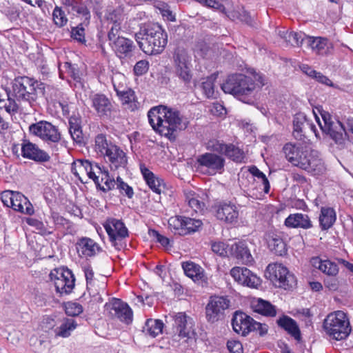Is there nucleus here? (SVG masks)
Wrapping results in <instances>:
<instances>
[{
  "label": "nucleus",
  "instance_id": "nucleus-10",
  "mask_svg": "<svg viewBox=\"0 0 353 353\" xmlns=\"http://www.w3.org/2000/svg\"><path fill=\"white\" fill-rule=\"evenodd\" d=\"M315 117L322 131L329 134L336 143H341L347 136L345 126L339 120H334L326 112L321 113L322 121L317 116Z\"/></svg>",
  "mask_w": 353,
  "mask_h": 353
},
{
  "label": "nucleus",
  "instance_id": "nucleus-64",
  "mask_svg": "<svg viewBox=\"0 0 353 353\" xmlns=\"http://www.w3.org/2000/svg\"><path fill=\"white\" fill-rule=\"evenodd\" d=\"M196 1L205 6L212 8L215 10H223L224 9V7L219 0H196Z\"/></svg>",
  "mask_w": 353,
  "mask_h": 353
},
{
  "label": "nucleus",
  "instance_id": "nucleus-29",
  "mask_svg": "<svg viewBox=\"0 0 353 353\" xmlns=\"http://www.w3.org/2000/svg\"><path fill=\"white\" fill-rule=\"evenodd\" d=\"M92 106L99 117L108 116L110 113L112 105L104 94H94L90 97Z\"/></svg>",
  "mask_w": 353,
  "mask_h": 353
},
{
  "label": "nucleus",
  "instance_id": "nucleus-5",
  "mask_svg": "<svg viewBox=\"0 0 353 353\" xmlns=\"http://www.w3.org/2000/svg\"><path fill=\"white\" fill-rule=\"evenodd\" d=\"M12 90L13 96L18 101L31 107H34L39 98L46 93L43 83L26 76L16 77L12 81Z\"/></svg>",
  "mask_w": 353,
  "mask_h": 353
},
{
  "label": "nucleus",
  "instance_id": "nucleus-30",
  "mask_svg": "<svg viewBox=\"0 0 353 353\" xmlns=\"http://www.w3.org/2000/svg\"><path fill=\"white\" fill-rule=\"evenodd\" d=\"M173 319L176 334L181 339L188 337L190 334L188 325H192V319L184 312H179L174 314Z\"/></svg>",
  "mask_w": 353,
  "mask_h": 353
},
{
  "label": "nucleus",
  "instance_id": "nucleus-54",
  "mask_svg": "<svg viewBox=\"0 0 353 353\" xmlns=\"http://www.w3.org/2000/svg\"><path fill=\"white\" fill-rule=\"evenodd\" d=\"M4 108L10 114H14L19 110V105L15 100L8 97L6 100L0 99V109Z\"/></svg>",
  "mask_w": 353,
  "mask_h": 353
},
{
  "label": "nucleus",
  "instance_id": "nucleus-31",
  "mask_svg": "<svg viewBox=\"0 0 353 353\" xmlns=\"http://www.w3.org/2000/svg\"><path fill=\"white\" fill-rule=\"evenodd\" d=\"M140 170L149 188L155 193L161 194L164 188L163 181L157 177L144 164L140 165Z\"/></svg>",
  "mask_w": 353,
  "mask_h": 353
},
{
  "label": "nucleus",
  "instance_id": "nucleus-8",
  "mask_svg": "<svg viewBox=\"0 0 353 353\" xmlns=\"http://www.w3.org/2000/svg\"><path fill=\"white\" fill-rule=\"evenodd\" d=\"M174 73L181 81L188 84L193 77L192 57L188 51L179 47L175 49L172 56Z\"/></svg>",
  "mask_w": 353,
  "mask_h": 353
},
{
  "label": "nucleus",
  "instance_id": "nucleus-11",
  "mask_svg": "<svg viewBox=\"0 0 353 353\" xmlns=\"http://www.w3.org/2000/svg\"><path fill=\"white\" fill-rule=\"evenodd\" d=\"M197 170L205 174L212 176L224 170L225 159L212 152H205L196 159Z\"/></svg>",
  "mask_w": 353,
  "mask_h": 353
},
{
  "label": "nucleus",
  "instance_id": "nucleus-42",
  "mask_svg": "<svg viewBox=\"0 0 353 353\" xmlns=\"http://www.w3.org/2000/svg\"><path fill=\"white\" fill-rule=\"evenodd\" d=\"M107 278L101 274H97L93 283L92 290H87L89 294L94 299V301L101 299L100 292L103 291L106 286Z\"/></svg>",
  "mask_w": 353,
  "mask_h": 353
},
{
  "label": "nucleus",
  "instance_id": "nucleus-4",
  "mask_svg": "<svg viewBox=\"0 0 353 353\" xmlns=\"http://www.w3.org/2000/svg\"><path fill=\"white\" fill-rule=\"evenodd\" d=\"M134 38L139 48L149 55L161 54L168 43V34L158 23L142 25Z\"/></svg>",
  "mask_w": 353,
  "mask_h": 353
},
{
  "label": "nucleus",
  "instance_id": "nucleus-56",
  "mask_svg": "<svg viewBox=\"0 0 353 353\" xmlns=\"http://www.w3.org/2000/svg\"><path fill=\"white\" fill-rule=\"evenodd\" d=\"M65 311L68 316H78L83 312V307L76 302H68L65 305Z\"/></svg>",
  "mask_w": 353,
  "mask_h": 353
},
{
  "label": "nucleus",
  "instance_id": "nucleus-7",
  "mask_svg": "<svg viewBox=\"0 0 353 353\" xmlns=\"http://www.w3.org/2000/svg\"><path fill=\"white\" fill-rule=\"evenodd\" d=\"M265 276L275 287L285 290H292L297 284L295 276L281 263L269 264L266 268Z\"/></svg>",
  "mask_w": 353,
  "mask_h": 353
},
{
  "label": "nucleus",
  "instance_id": "nucleus-25",
  "mask_svg": "<svg viewBox=\"0 0 353 353\" xmlns=\"http://www.w3.org/2000/svg\"><path fill=\"white\" fill-rule=\"evenodd\" d=\"M253 322L254 319L245 313L236 312L232 321V325L235 332L246 336L251 332Z\"/></svg>",
  "mask_w": 353,
  "mask_h": 353
},
{
  "label": "nucleus",
  "instance_id": "nucleus-22",
  "mask_svg": "<svg viewBox=\"0 0 353 353\" xmlns=\"http://www.w3.org/2000/svg\"><path fill=\"white\" fill-rule=\"evenodd\" d=\"M21 155L26 159L39 162H46L50 159L47 152L28 141H25L21 144Z\"/></svg>",
  "mask_w": 353,
  "mask_h": 353
},
{
  "label": "nucleus",
  "instance_id": "nucleus-19",
  "mask_svg": "<svg viewBox=\"0 0 353 353\" xmlns=\"http://www.w3.org/2000/svg\"><path fill=\"white\" fill-rule=\"evenodd\" d=\"M103 159L112 171L124 169L128 164L126 153L115 144L110 145V149Z\"/></svg>",
  "mask_w": 353,
  "mask_h": 353
},
{
  "label": "nucleus",
  "instance_id": "nucleus-1",
  "mask_svg": "<svg viewBox=\"0 0 353 353\" xmlns=\"http://www.w3.org/2000/svg\"><path fill=\"white\" fill-rule=\"evenodd\" d=\"M148 120L152 129L170 140L175 139L177 131L185 130L188 121L179 111L165 105L151 108L148 113Z\"/></svg>",
  "mask_w": 353,
  "mask_h": 353
},
{
  "label": "nucleus",
  "instance_id": "nucleus-57",
  "mask_svg": "<svg viewBox=\"0 0 353 353\" xmlns=\"http://www.w3.org/2000/svg\"><path fill=\"white\" fill-rule=\"evenodd\" d=\"M69 131L72 139L74 141L77 143H81L82 141L83 134L81 127L78 124L73 123L72 119L70 120Z\"/></svg>",
  "mask_w": 353,
  "mask_h": 353
},
{
  "label": "nucleus",
  "instance_id": "nucleus-49",
  "mask_svg": "<svg viewBox=\"0 0 353 353\" xmlns=\"http://www.w3.org/2000/svg\"><path fill=\"white\" fill-rule=\"evenodd\" d=\"M225 155L227 156L229 159L237 163L242 162L245 159L243 152L232 144L228 145Z\"/></svg>",
  "mask_w": 353,
  "mask_h": 353
},
{
  "label": "nucleus",
  "instance_id": "nucleus-16",
  "mask_svg": "<svg viewBox=\"0 0 353 353\" xmlns=\"http://www.w3.org/2000/svg\"><path fill=\"white\" fill-rule=\"evenodd\" d=\"M94 168L88 160L77 159L72 165V173L82 183H87L88 179H92L96 185H100L99 176L97 174Z\"/></svg>",
  "mask_w": 353,
  "mask_h": 353
},
{
  "label": "nucleus",
  "instance_id": "nucleus-52",
  "mask_svg": "<svg viewBox=\"0 0 353 353\" xmlns=\"http://www.w3.org/2000/svg\"><path fill=\"white\" fill-rule=\"evenodd\" d=\"M214 77H209L202 81V89L208 98L214 97Z\"/></svg>",
  "mask_w": 353,
  "mask_h": 353
},
{
  "label": "nucleus",
  "instance_id": "nucleus-47",
  "mask_svg": "<svg viewBox=\"0 0 353 353\" xmlns=\"http://www.w3.org/2000/svg\"><path fill=\"white\" fill-rule=\"evenodd\" d=\"M183 225L184 216H174L170 217L168 220V225L170 229L175 234L179 235H185Z\"/></svg>",
  "mask_w": 353,
  "mask_h": 353
},
{
  "label": "nucleus",
  "instance_id": "nucleus-62",
  "mask_svg": "<svg viewBox=\"0 0 353 353\" xmlns=\"http://www.w3.org/2000/svg\"><path fill=\"white\" fill-rule=\"evenodd\" d=\"M268 331V326L265 323H261L254 320L251 327V332H255L261 336L265 335Z\"/></svg>",
  "mask_w": 353,
  "mask_h": 353
},
{
  "label": "nucleus",
  "instance_id": "nucleus-9",
  "mask_svg": "<svg viewBox=\"0 0 353 353\" xmlns=\"http://www.w3.org/2000/svg\"><path fill=\"white\" fill-rule=\"evenodd\" d=\"M1 201L14 211L23 214L32 215L34 212V208L30 201L19 192L6 190L1 193Z\"/></svg>",
  "mask_w": 353,
  "mask_h": 353
},
{
  "label": "nucleus",
  "instance_id": "nucleus-32",
  "mask_svg": "<svg viewBox=\"0 0 353 353\" xmlns=\"http://www.w3.org/2000/svg\"><path fill=\"white\" fill-rule=\"evenodd\" d=\"M251 307L255 312L265 316L274 317L276 315V307L261 298H253L251 301Z\"/></svg>",
  "mask_w": 353,
  "mask_h": 353
},
{
  "label": "nucleus",
  "instance_id": "nucleus-2",
  "mask_svg": "<svg viewBox=\"0 0 353 353\" xmlns=\"http://www.w3.org/2000/svg\"><path fill=\"white\" fill-rule=\"evenodd\" d=\"M263 85L261 75L255 72H248L246 74L228 75L221 87L225 93L232 94L239 100L247 102L254 90Z\"/></svg>",
  "mask_w": 353,
  "mask_h": 353
},
{
  "label": "nucleus",
  "instance_id": "nucleus-61",
  "mask_svg": "<svg viewBox=\"0 0 353 353\" xmlns=\"http://www.w3.org/2000/svg\"><path fill=\"white\" fill-rule=\"evenodd\" d=\"M148 68L149 62L146 60H141L135 64L134 67V72L136 75L140 76L146 73Z\"/></svg>",
  "mask_w": 353,
  "mask_h": 353
},
{
  "label": "nucleus",
  "instance_id": "nucleus-60",
  "mask_svg": "<svg viewBox=\"0 0 353 353\" xmlns=\"http://www.w3.org/2000/svg\"><path fill=\"white\" fill-rule=\"evenodd\" d=\"M71 37L79 42L83 43L85 41V29L83 23L72 29Z\"/></svg>",
  "mask_w": 353,
  "mask_h": 353
},
{
  "label": "nucleus",
  "instance_id": "nucleus-6",
  "mask_svg": "<svg viewBox=\"0 0 353 353\" xmlns=\"http://www.w3.org/2000/svg\"><path fill=\"white\" fill-rule=\"evenodd\" d=\"M323 329L330 339L335 341L346 339L352 332L349 317L342 310L328 314L323 321Z\"/></svg>",
  "mask_w": 353,
  "mask_h": 353
},
{
  "label": "nucleus",
  "instance_id": "nucleus-46",
  "mask_svg": "<svg viewBox=\"0 0 353 353\" xmlns=\"http://www.w3.org/2000/svg\"><path fill=\"white\" fill-rule=\"evenodd\" d=\"M76 327L75 321L72 319H67L56 329V335L63 338L68 337Z\"/></svg>",
  "mask_w": 353,
  "mask_h": 353
},
{
  "label": "nucleus",
  "instance_id": "nucleus-43",
  "mask_svg": "<svg viewBox=\"0 0 353 353\" xmlns=\"http://www.w3.org/2000/svg\"><path fill=\"white\" fill-rule=\"evenodd\" d=\"M112 143H109L104 134H100L95 137L94 151L100 156L104 157L110 149V145H114Z\"/></svg>",
  "mask_w": 353,
  "mask_h": 353
},
{
  "label": "nucleus",
  "instance_id": "nucleus-3",
  "mask_svg": "<svg viewBox=\"0 0 353 353\" xmlns=\"http://www.w3.org/2000/svg\"><path fill=\"white\" fill-rule=\"evenodd\" d=\"M283 150L285 158L293 165L313 175H320L325 172V167L318 152L291 143H286Z\"/></svg>",
  "mask_w": 353,
  "mask_h": 353
},
{
  "label": "nucleus",
  "instance_id": "nucleus-58",
  "mask_svg": "<svg viewBox=\"0 0 353 353\" xmlns=\"http://www.w3.org/2000/svg\"><path fill=\"white\" fill-rule=\"evenodd\" d=\"M83 270L86 279L87 290H92L93 283L91 282L95 280L97 275L94 274V272L90 265L83 266Z\"/></svg>",
  "mask_w": 353,
  "mask_h": 353
},
{
  "label": "nucleus",
  "instance_id": "nucleus-44",
  "mask_svg": "<svg viewBox=\"0 0 353 353\" xmlns=\"http://www.w3.org/2000/svg\"><path fill=\"white\" fill-rule=\"evenodd\" d=\"M108 24H119L121 25L125 18L123 8L118 7L115 9L107 11L105 17Z\"/></svg>",
  "mask_w": 353,
  "mask_h": 353
},
{
  "label": "nucleus",
  "instance_id": "nucleus-28",
  "mask_svg": "<svg viewBox=\"0 0 353 353\" xmlns=\"http://www.w3.org/2000/svg\"><path fill=\"white\" fill-rule=\"evenodd\" d=\"M110 45L120 59L127 57L134 48L133 41L123 37H117Z\"/></svg>",
  "mask_w": 353,
  "mask_h": 353
},
{
  "label": "nucleus",
  "instance_id": "nucleus-34",
  "mask_svg": "<svg viewBox=\"0 0 353 353\" xmlns=\"http://www.w3.org/2000/svg\"><path fill=\"white\" fill-rule=\"evenodd\" d=\"M307 43L316 54L324 55L330 52L332 45L326 38L306 37Z\"/></svg>",
  "mask_w": 353,
  "mask_h": 353
},
{
  "label": "nucleus",
  "instance_id": "nucleus-38",
  "mask_svg": "<svg viewBox=\"0 0 353 353\" xmlns=\"http://www.w3.org/2000/svg\"><path fill=\"white\" fill-rule=\"evenodd\" d=\"M336 212L332 208L324 207L321 210L319 224L322 230H327L332 226L336 221Z\"/></svg>",
  "mask_w": 353,
  "mask_h": 353
},
{
  "label": "nucleus",
  "instance_id": "nucleus-41",
  "mask_svg": "<svg viewBox=\"0 0 353 353\" xmlns=\"http://www.w3.org/2000/svg\"><path fill=\"white\" fill-rule=\"evenodd\" d=\"M97 174H101V180H99L100 185H97L102 191L106 192L114 188L117 183L114 179L110 178L108 170L102 171L101 168L95 165Z\"/></svg>",
  "mask_w": 353,
  "mask_h": 353
},
{
  "label": "nucleus",
  "instance_id": "nucleus-13",
  "mask_svg": "<svg viewBox=\"0 0 353 353\" xmlns=\"http://www.w3.org/2000/svg\"><path fill=\"white\" fill-rule=\"evenodd\" d=\"M104 312L112 319L129 324L132 321V311L128 305L118 299H112L106 303Z\"/></svg>",
  "mask_w": 353,
  "mask_h": 353
},
{
  "label": "nucleus",
  "instance_id": "nucleus-50",
  "mask_svg": "<svg viewBox=\"0 0 353 353\" xmlns=\"http://www.w3.org/2000/svg\"><path fill=\"white\" fill-rule=\"evenodd\" d=\"M201 225L202 222L201 220L184 216L183 228L185 234L196 231Z\"/></svg>",
  "mask_w": 353,
  "mask_h": 353
},
{
  "label": "nucleus",
  "instance_id": "nucleus-18",
  "mask_svg": "<svg viewBox=\"0 0 353 353\" xmlns=\"http://www.w3.org/2000/svg\"><path fill=\"white\" fill-rule=\"evenodd\" d=\"M230 275L239 284L251 288H258L261 284V279L244 267H234L230 270Z\"/></svg>",
  "mask_w": 353,
  "mask_h": 353
},
{
  "label": "nucleus",
  "instance_id": "nucleus-55",
  "mask_svg": "<svg viewBox=\"0 0 353 353\" xmlns=\"http://www.w3.org/2000/svg\"><path fill=\"white\" fill-rule=\"evenodd\" d=\"M228 145L218 140H210L207 143V149L214 152L225 154Z\"/></svg>",
  "mask_w": 353,
  "mask_h": 353
},
{
  "label": "nucleus",
  "instance_id": "nucleus-63",
  "mask_svg": "<svg viewBox=\"0 0 353 353\" xmlns=\"http://www.w3.org/2000/svg\"><path fill=\"white\" fill-rule=\"evenodd\" d=\"M227 347L230 353H243V345L238 341H228Z\"/></svg>",
  "mask_w": 353,
  "mask_h": 353
},
{
  "label": "nucleus",
  "instance_id": "nucleus-36",
  "mask_svg": "<svg viewBox=\"0 0 353 353\" xmlns=\"http://www.w3.org/2000/svg\"><path fill=\"white\" fill-rule=\"evenodd\" d=\"M276 323L279 327L285 330L295 339L299 340L301 339L299 327L296 322L292 318L286 315H283L277 319Z\"/></svg>",
  "mask_w": 353,
  "mask_h": 353
},
{
  "label": "nucleus",
  "instance_id": "nucleus-33",
  "mask_svg": "<svg viewBox=\"0 0 353 353\" xmlns=\"http://www.w3.org/2000/svg\"><path fill=\"white\" fill-rule=\"evenodd\" d=\"M285 225L288 228L308 229L312 224L307 214L296 213L290 214L285 220Z\"/></svg>",
  "mask_w": 353,
  "mask_h": 353
},
{
  "label": "nucleus",
  "instance_id": "nucleus-35",
  "mask_svg": "<svg viewBox=\"0 0 353 353\" xmlns=\"http://www.w3.org/2000/svg\"><path fill=\"white\" fill-rule=\"evenodd\" d=\"M312 265L329 276H336L339 272L338 265L330 261L323 260L319 257H313L311 259Z\"/></svg>",
  "mask_w": 353,
  "mask_h": 353
},
{
  "label": "nucleus",
  "instance_id": "nucleus-20",
  "mask_svg": "<svg viewBox=\"0 0 353 353\" xmlns=\"http://www.w3.org/2000/svg\"><path fill=\"white\" fill-rule=\"evenodd\" d=\"M110 241L116 245L117 241H121L128 235V231L124 223L116 219H109L103 224Z\"/></svg>",
  "mask_w": 353,
  "mask_h": 353
},
{
  "label": "nucleus",
  "instance_id": "nucleus-21",
  "mask_svg": "<svg viewBox=\"0 0 353 353\" xmlns=\"http://www.w3.org/2000/svg\"><path fill=\"white\" fill-rule=\"evenodd\" d=\"M182 268L185 274L195 283L202 286L208 285V277L201 265L192 261H185L182 263Z\"/></svg>",
  "mask_w": 353,
  "mask_h": 353
},
{
  "label": "nucleus",
  "instance_id": "nucleus-12",
  "mask_svg": "<svg viewBox=\"0 0 353 353\" xmlns=\"http://www.w3.org/2000/svg\"><path fill=\"white\" fill-rule=\"evenodd\" d=\"M50 278L57 292L60 294H70L74 287L75 279L68 269H54L50 274Z\"/></svg>",
  "mask_w": 353,
  "mask_h": 353
},
{
  "label": "nucleus",
  "instance_id": "nucleus-39",
  "mask_svg": "<svg viewBox=\"0 0 353 353\" xmlns=\"http://www.w3.org/2000/svg\"><path fill=\"white\" fill-rule=\"evenodd\" d=\"M163 323L158 319H148L143 327V332L151 337H156L162 333L163 329Z\"/></svg>",
  "mask_w": 353,
  "mask_h": 353
},
{
  "label": "nucleus",
  "instance_id": "nucleus-37",
  "mask_svg": "<svg viewBox=\"0 0 353 353\" xmlns=\"http://www.w3.org/2000/svg\"><path fill=\"white\" fill-rule=\"evenodd\" d=\"M185 195L188 205L194 211L201 210L204 206L203 198L204 194L201 191L198 190L196 192L192 190H187L185 192Z\"/></svg>",
  "mask_w": 353,
  "mask_h": 353
},
{
  "label": "nucleus",
  "instance_id": "nucleus-45",
  "mask_svg": "<svg viewBox=\"0 0 353 353\" xmlns=\"http://www.w3.org/2000/svg\"><path fill=\"white\" fill-rule=\"evenodd\" d=\"M231 244L228 242L215 241H212L211 249L212 252L221 257H230Z\"/></svg>",
  "mask_w": 353,
  "mask_h": 353
},
{
  "label": "nucleus",
  "instance_id": "nucleus-53",
  "mask_svg": "<svg viewBox=\"0 0 353 353\" xmlns=\"http://www.w3.org/2000/svg\"><path fill=\"white\" fill-rule=\"evenodd\" d=\"M52 19L56 26L63 27L66 25L68 18L64 12L59 7L57 6L52 12Z\"/></svg>",
  "mask_w": 353,
  "mask_h": 353
},
{
  "label": "nucleus",
  "instance_id": "nucleus-15",
  "mask_svg": "<svg viewBox=\"0 0 353 353\" xmlns=\"http://www.w3.org/2000/svg\"><path fill=\"white\" fill-rule=\"evenodd\" d=\"M29 132L31 134L46 141L57 142L61 138L57 128L45 121L30 125Z\"/></svg>",
  "mask_w": 353,
  "mask_h": 353
},
{
  "label": "nucleus",
  "instance_id": "nucleus-59",
  "mask_svg": "<svg viewBox=\"0 0 353 353\" xmlns=\"http://www.w3.org/2000/svg\"><path fill=\"white\" fill-rule=\"evenodd\" d=\"M117 188L120 190L121 194H125L128 197L132 198L134 192L131 187H130L126 183L122 181L119 176L117 177Z\"/></svg>",
  "mask_w": 353,
  "mask_h": 353
},
{
  "label": "nucleus",
  "instance_id": "nucleus-26",
  "mask_svg": "<svg viewBox=\"0 0 353 353\" xmlns=\"http://www.w3.org/2000/svg\"><path fill=\"white\" fill-rule=\"evenodd\" d=\"M230 257L235 258L246 265L251 264L254 259L245 241H239L231 244Z\"/></svg>",
  "mask_w": 353,
  "mask_h": 353
},
{
  "label": "nucleus",
  "instance_id": "nucleus-27",
  "mask_svg": "<svg viewBox=\"0 0 353 353\" xmlns=\"http://www.w3.org/2000/svg\"><path fill=\"white\" fill-rule=\"evenodd\" d=\"M77 250L81 256L92 257L101 252V248L94 240L84 237L77 243Z\"/></svg>",
  "mask_w": 353,
  "mask_h": 353
},
{
  "label": "nucleus",
  "instance_id": "nucleus-17",
  "mask_svg": "<svg viewBox=\"0 0 353 353\" xmlns=\"http://www.w3.org/2000/svg\"><path fill=\"white\" fill-rule=\"evenodd\" d=\"M230 301L223 296H212L206 305L205 314L209 322L219 321L229 307Z\"/></svg>",
  "mask_w": 353,
  "mask_h": 353
},
{
  "label": "nucleus",
  "instance_id": "nucleus-23",
  "mask_svg": "<svg viewBox=\"0 0 353 353\" xmlns=\"http://www.w3.org/2000/svg\"><path fill=\"white\" fill-rule=\"evenodd\" d=\"M216 216L222 221L234 224L238 222L239 212L235 205L224 203L218 205Z\"/></svg>",
  "mask_w": 353,
  "mask_h": 353
},
{
  "label": "nucleus",
  "instance_id": "nucleus-40",
  "mask_svg": "<svg viewBox=\"0 0 353 353\" xmlns=\"http://www.w3.org/2000/svg\"><path fill=\"white\" fill-rule=\"evenodd\" d=\"M59 77L62 79L69 80V78L76 82H80V76L79 71L76 68L68 62L59 65Z\"/></svg>",
  "mask_w": 353,
  "mask_h": 353
},
{
  "label": "nucleus",
  "instance_id": "nucleus-48",
  "mask_svg": "<svg viewBox=\"0 0 353 353\" xmlns=\"http://www.w3.org/2000/svg\"><path fill=\"white\" fill-rule=\"evenodd\" d=\"M268 247L272 252L277 255L282 256L286 252V245L280 237H274L268 241Z\"/></svg>",
  "mask_w": 353,
  "mask_h": 353
},
{
  "label": "nucleus",
  "instance_id": "nucleus-14",
  "mask_svg": "<svg viewBox=\"0 0 353 353\" xmlns=\"http://www.w3.org/2000/svg\"><path fill=\"white\" fill-rule=\"evenodd\" d=\"M48 108L54 114L62 113L67 115L70 112L68 98L59 90L54 88H48L46 97Z\"/></svg>",
  "mask_w": 353,
  "mask_h": 353
},
{
  "label": "nucleus",
  "instance_id": "nucleus-24",
  "mask_svg": "<svg viewBox=\"0 0 353 353\" xmlns=\"http://www.w3.org/2000/svg\"><path fill=\"white\" fill-rule=\"evenodd\" d=\"M116 78H112V83L115 91L118 97H119L121 103L125 108L130 111H134L139 108V103L137 101L134 92L131 89L121 90L120 86H117L116 84Z\"/></svg>",
  "mask_w": 353,
  "mask_h": 353
},
{
  "label": "nucleus",
  "instance_id": "nucleus-51",
  "mask_svg": "<svg viewBox=\"0 0 353 353\" xmlns=\"http://www.w3.org/2000/svg\"><path fill=\"white\" fill-rule=\"evenodd\" d=\"M305 35L301 32H286L285 39L291 46H300L302 44Z\"/></svg>",
  "mask_w": 353,
  "mask_h": 353
}]
</instances>
